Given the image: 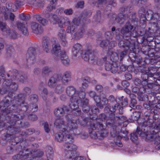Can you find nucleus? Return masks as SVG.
Listing matches in <instances>:
<instances>
[{
  "label": "nucleus",
  "instance_id": "nucleus-29",
  "mask_svg": "<svg viewBox=\"0 0 160 160\" xmlns=\"http://www.w3.org/2000/svg\"><path fill=\"white\" fill-rule=\"evenodd\" d=\"M61 76L58 74L54 75L49 80L48 85L51 88H53L55 86L57 81H60Z\"/></svg>",
  "mask_w": 160,
  "mask_h": 160
},
{
  "label": "nucleus",
  "instance_id": "nucleus-19",
  "mask_svg": "<svg viewBox=\"0 0 160 160\" xmlns=\"http://www.w3.org/2000/svg\"><path fill=\"white\" fill-rule=\"evenodd\" d=\"M120 104L116 103L111 104L109 106H106L104 109V112L107 115H110L112 117L115 115V113L117 109H118Z\"/></svg>",
  "mask_w": 160,
  "mask_h": 160
},
{
  "label": "nucleus",
  "instance_id": "nucleus-15",
  "mask_svg": "<svg viewBox=\"0 0 160 160\" xmlns=\"http://www.w3.org/2000/svg\"><path fill=\"white\" fill-rule=\"evenodd\" d=\"M73 140V137L72 135L69 134L65 136L63 141L64 143L62 148L65 151V154L67 151L73 150V146H76L74 144H72Z\"/></svg>",
  "mask_w": 160,
  "mask_h": 160
},
{
  "label": "nucleus",
  "instance_id": "nucleus-5",
  "mask_svg": "<svg viewBox=\"0 0 160 160\" xmlns=\"http://www.w3.org/2000/svg\"><path fill=\"white\" fill-rule=\"evenodd\" d=\"M3 111V115L9 113L8 117L7 118L10 120V118H12V117H13V115L14 114H18L21 113L24 114L23 113L26 112L28 114L29 112V104L25 102H23L20 104L18 103L16 106L15 104L9 105Z\"/></svg>",
  "mask_w": 160,
  "mask_h": 160
},
{
  "label": "nucleus",
  "instance_id": "nucleus-9",
  "mask_svg": "<svg viewBox=\"0 0 160 160\" xmlns=\"http://www.w3.org/2000/svg\"><path fill=\"white\" fill-rule=\"evenodd\" d=\"M91 131H89V135L92 138L95 139L97 137V132H98L102 137H104L107 135V131L105 129V126L101 122H97L91 124Z\"/></svg>",
  "mask_w": 160,
  "mask_h": 160
},
{
  "label": "nucleus",
  "instance_id": "nucleus-61",
  "mask_svg": "<svg viewBox=\"0 0 160 160\" xmlns=\"http://www.w3.org/2000/svg\"><path fill=\"white\" fill-rule=\"evenodd\" d=\"M116 118L117 119L116 120L119 124H121L126 121H127L128 122V119H127V118L124 116H116Z\"/></svg>",
  "mask_w": 160,
  "mask_h": 160
},
{
  "label": "nucleus",
  "instance_id": "nucleus-40",
  "mask_svg": "<svg viewBox=\"0 0 160 160\" xmlns=\"http://www.w3.org/2000/svg\"><path fill=\"white\" fill-rule=\"evenodd\" d=\"M31 28L33 32L37 34L41 33L42 31L41 26L36 22L31 23Z\"/></svg>",
  "mask_w": 160,
  "mask_h": 160
},
{
  "label": "nucleus",
  "instance_id": "nucleus-12",
  "mask_svg": "<svg viewBox=\"0 0 160 160\" xmlns=\"http://www.w3.org/2000/svg\"><path fill=\"white\" fill-rule=\"evenodd\" d=\"M138 98L140 102H145L143 105L144 109L150 111L152 108L153 97H151V95L148 96L146 94H140L138 96Z\"/></svg>",
  "mask_w": 160,
  "mask_h": 160
},
{
  "label": "nucleus",
  "instance_id": "nucleus-56",
  "mask_svg": "<svg viewBox=\"0 0 160 160\" xmlns=\"http://www.w3.org/2000/svg\"><path fill=\"white\" fill-rule=\"evenodd\" d=\"M121 84L122 86L119 85H117V87L118 89L122 90L124 88H127L129 86V82L126 80L122 81L121 82Z\"/></svg>",
  "mask_w": 160,
  "mask_h": 160
},
{
  "label": "nucleus",
  "instance_id": "nucleus-13",
  "mask_svg": "<svg viewBox=\"0 0 160 160\" xmlns=\"http://www.w3.org/2000/svg\"><path fill=\"white\" fill-rule=\"evenodd\" d=\"M108 56H105L102 58L101 61L102 63L105 62V70L107 71H110L112 73H115L118 70V63L113 62H109L107 61Z\"/></svg>",
  "mask_w": 160,
  "mask_h": 160
},
{
  "label": "nucleus",
  "instance_id": "nucleus-10",
  "mask_svg": "<svg viewBox=\"0 0 160 160\" xmlns=\"http://www.w3.org/2000/svg\"><path fill=\"white\" fill-rule=\"evenodd\" d=\"M92 12L91 11H84L82 14V27L76 33L75 35L78 38L80 37L86 32L87 28V25L90 22V20L88 18L92 14Z\"/></svg>",
  "mask_w": 160,
  "mask_h": 160
},
{
  "label": "nucleus",
  "instance_id": "nucleus-49",
  "mask_svg": "<svg viewBox=\"0 0 160 160\" xmlns=\"http://www.w3.org/2000/svg\"><path fill=\"white\" fill-rule=\"evenodd\" d=\"M2 139L0 140V143L3 146L7 143L8 140L11 138L10 134L7 133H4L2 135Z\"/></svg>",
  "mask_w": 160,
  "mask_h": 160
},
{
  "label": "nucleus",
  "instance_id": "nucleus-7",
  "mask_svg": "<svg viewBox=\"0 0 160 160\" xmlns=\"http://www.w3.org/2000/svg\"><path fill=\"white\" fill-rule=\"evenodd\" d=\"M35 132V130L33 128H29L26 130L25 131H22L20 132V135L19 137H16L10 140V143L12 145H14L19 143L16 148V150L19 151L20 149H23L22 148L24 145H22L23 142L25 143L26 139L23 138L25 137L28 135H31Z\"/></svg>",
  "mask_w": 160,
  "mask_h": 160
},
{
  "label": "nucleus",
  "instance_id": "nucleus-22",
  "mask_svg": "<svg viewBox=\"0 0 160 160\" xmlns=\"http://www.w3.org/2000/svg\"><path fill=\"white\" fill-rule=\"evenodd\" d=\"M154 76V73H152L151 72L142 73L141 74V78L142 80V86H144L147 88H149V85L151 84H148V81L151 80H149L150 78H152Z\"/></svg>",
  "mask_w": 160,
  "mask_h": 160
},
{
  "label": "nucleus",
  "instance_id": "nucleus-41",
  "mask_svg": "<svg viewBox=\"0 0 160 160\" xmlns=\"http://www.w3.org/2000/svg\"><path fill=\"white\" fill-rule=\"evenodd\" d=\"M100 109L99 108L95 105H92L90 106V108L88 110V112L87 113L90 115V118H93V117H91V116L93 114H96L100 112Z\"/></svg>",
  "mask_w": 160,
  "mask_h": 160
},
{
  "label": "nucleus",
  "instance_id": "nucleus-63",
  "mask_svg": "<svg viewBox=\"0 0 160 160\" xmlns=\"http://www.w3.org/2000/svg\"><path fill=\"white\" fill-rule=\"evenodd\" d=\"M110 58L111 61L116 63H117V61L119 59L118 54L115 52H112Z\"/></svg>",
  "mask_w": 160,
  "mask_h": 160
},
{
  "label": "nucleus",
  "instance_id": "nucleus-1",
  "mask_svg": "<svg viewBox=\"0 0 160 160\" xmlns=\"http://www.w3.org/2000/svg\"><path fill=\"white\" fill-rule=\"evenodd\" d=\"M134 26L127 22L121 28L116 29L115 27L112 28V31L115 32V39L119 42L118 45L120 48L127 51H134L135 49L136 39H132V32Z\"/></svg>",
  "mask_w": 160,
  "mask_h": 160
},
{
  "label": "nucleus",
  "instance_id": "nucleus-44",
  "mask_svg": "<svg viewBox=\"0 0 160 160\" xmlns=\"http://www.w3.org/2000/svg\"><path fill=\"white\" fill-rule=\"evenodd\" d=\"M147 88L144 86L141 87L140 88L135 87L132 88V91L133 92L137 94L138 96L140 94H143L145 93Z\"/></svg>",
  "mask_w": 160,
  "mask_h": 160
},
{
  "label": "nucleus",
  "instance_id": "nucleus-20",
  "mask_svg": "<svg viewBox=\"0 0 160 160\" xmlns=\"http://www.w3.org/2000/svg\"><path fill=\"white\" fill-rule=\"evenodd\" d=\"M36 54V49L35 48L32 47L29 48L26 54V59L28 62L31 64H33Z\"/></svg>",
  "mask_w": 160,
  "mask_h": 160
},
{
  "label": "nucleus",
  "instance_id": "nucleus-6",
  "mask_svg": "<svg viewBox=\"0 0 160 160\" xmlns=\"http://www.w3.org/2000/svg\"><path fill=\"white\" fill-rule=\"evenodd\" d=\"M52 46V49L51 52L56 57L55 59L56 60L60 59L62 63L65 66L69 65L70 64V60L64 51L61 50L60 45L55 43Z\"/></svg>",
  "mask_w": 160,
  "mask_h": 160
},
{
  "label": "nucleus",
  "instance_id": "nucleus-26",
  "mask_svg": "<svg viewBox=\"0 0 160 160\" xmlns=\"http://www.w3.org/2000/svg\"><path fill=\"white\" fill-rule=\"evenodd\" d=\"M96 105L100 109H103L104 106L106 105L108 106V99L105 97H103L102 99L99 97H97L95 100Z\"/></svg>",
  "mask_w": 160,
  "mask_h": 160
},
{
  "label": "nucleus",
  "instance_id": "nucleus-46",
  "mask_svg": "<svg viewBox=\"0 0 160 160\" xmlns=\"http://www.w3.org/2000/svg\"><path fill=\"white\" fill-rule=\"evenodd\" d=\"M33 17L38 22L43 26L46 25L48 22L47 20L42 17L41 15L39 14L34 15Z\"/></svg>",
  "mask_w": 160,
  "mask_h": 160
},
{
  "label": "nucleus",
  "instance_id": "nucleus-28",
  "mask_svg": "<svg viewBox=\"0 0 160 160\" xmlns=\"http://www.w3.org/2000/svg\"><path fill=\"white\" fill-rule=\"evenodd\" d=\"M42 46L44 50L47 52H48L51 47V41L50 40L49 38L45 36L42 39Z\"/></svg>",
  "mask_w": 160,
  "mask_h": 160
},
{
  "label": "nucleus",
  "instance_id": "nucleus-21",
  "mask_svg": "<svg viewBox=\"0 0 160 160\" xmlns=\"http://www.w3.org/2000/svg\"><path fill=\"white\" fill-rule=\"evenodd\" d=\"M82 58L85 61L90 60L92 62L90 63H93L95 60V56L94 52L90 49L86 50L83 54L81 55Z\"/></svg>",
  "mask_w": 160,
  "mask_h": 160
},
{
  "label": "nucleus",
  "instance_id": "nucleus-8",
  "mask_svg": "<svg viewBox=\"0 0 160 160\" xmlns=\"http://www.w3.org/2000/svg\"><path fill=\"white\" fill-rule=\"evenodd\" d=\"M18 84L14 82H11L8 79H6L3 81L0 88V93L4 94L8 93V96L10 97H13V94L17 89Z\"/></svg>",
  "mask_w": 160,
  "mask_h": 160
},
{
  "label": "nucleus",
  "instance_id": "nucleus-4",
  "mask_svg": "<svg viewBox=\"0 0 160 160\" xmlns=\"http://www.w3.org/2000/svg\"><path fill=\"white\" fill-rule=\"evenodd\" d=\"M72 116L70 114L66 116L67 120V125H65L63 119L61 118L57 117L55 119L54 124V127L60 130L62 132H68L70 131L73 130L77 128V123L75 121L72 119Z\"/></svg>",
  "mask_w": 160,
  "mask_h": 160
},
{
  "label": "nucleus",
  "instance_id": "nucleus-27",
  "mask_svg": "<svg viewBox=\"0 0 160 160\" xmlns=\"http://www.w3.org/2000/svg\"><path fill=\"white\" fill-rule=\"evenodd\" d=\"M75 88L72 86L68 87L66 88V92L68 96L71 97L70 99V102H73L74 99L75 93L76 92Z\"/></svg>",
  "mask_w": 160,
  "mask_h": 160
},
{
  "label": "nucleus",
  "instance_id": "nucleus-52",
  "mask_svg": "<svg viewBox=\"0 0 160 160\" xmlns=\"http://www.w3.org/2000/svg\"><path fill=\"white\" fill-rule=\"evenodd\" d=\"M102 37H100L97 38V41H99L101 42L99 43V46L102 48H106L108 46L109 43V41L108 40H102Z\"/></svg>",
  "mask_w": 160,
  "mask_h": 160
},
{
  "label": "nucleus",
  "instance_id": "nucleus-23",
  "mask_svg": "<svg viewBox=\"0 0 160 160\" xmlns=\"http://www.w3.org/2000/svg\"><path fill=\"white\" fill-rule=\"evenodd\" d=\"M61 76L60 81L63 85H66L71 80V73L69 71L65 72L62 75L61 73H58Z\"/></svg>",
  "mask_w": 160,
  "mask_h": 160
},
{
  "label": "nucleus",
  "instance_id": "nucleus-47",
  "mask_svg": "<svg viewBox=\"0 0 160 160\" xmlns=\"http://www.w3.org/2000/svg\"><path fill=\"white\" fill-rule=\"evenodd\" d=\"M108 117L106 121V125L108 126L111 127H113L114 124V123L115 121H116L117 119L116 118V116L114 115V116H112L110 115H107Z\"/></svg>",
  "mask_w": 160,
  "mask_h": 160
},
{
  "label": "nucleus",
  "instance_id": "nucleus-31",
  "mask_svg": "<svg viewBox=\"0 0 160 160\" xmlns=\"http://www.w3.org/2000/svg\"><path fill=\"white\" fill-rule=\"evenodd\" d=\"M48 18L52 19V22L53 24H58V26L60 28H63V22L61 21L57 15L54 14H48Z\"/></svg>",
  "mask_w": 160,
  "mask_h": 160
},
{
  "label": "nucleus",
  "instance_id": "nucleus-53",
  "mask_svg": "<svg viewBox=\"0 0 160 160\" xmlns=\"http://www.w3.org/2000/svg\"><path fill=\"white\" fill-rule=\"evenodd\" d=\"M145 17L143 18L142 20L145 21L146 20H147L148 19H151L153 18V12L151 10H149L146 12L145 13Z\"/></svg>",
  "mask_w": 160,
  "mask_h": 160
},
{
  "label": "nucleus",
  "instance_id": "nucleus-38",
  "mask_svg": "<svg viewBox=\"0 0 160 160\" xmlns=\"http://www.w3.org/2000/svg\"><path fill=\"white\" fill-rule=\"evenodd\" d=\"M26 97L25 94L20 93L16 96L13 98V103H14V105L15 106L18 104V103H21L22 102H25L24 101L25 97Z\"/></svg>",
  "mask_w": 160,
  "mask_h": 160
},
{
  "label": "nucleus",
  "instance_id": "nucleus-39",
  "mask_svg": "<svg viewBox=\"0 0 160 160\" xmlns=\"http://www.w3.org/2000/svg\"><path fill=\"white\" fill-rule=\"evenodd\" d=\"M119 69L122 72L127 70L128 72H132L134 70V67L133 65L122 64L120 66Z\"/></svg>",
  "mask_w": 160,
  "mask_h": 160
},
{
  "label": "nucleus",
  "instance_id": "nucleus-64",
  "mask_svg": "<svg viewBox=\"0 0 160 160\" xmlns=\"http://www.w3.org/2000/svg\"><path fill=\"white\" fill-rule=\"evenodd\" d=\"M19 16L20 19L25 21H29L31 18L29 15L25 14L23 13L20 14Z\"/></svg>",
  "mask_w": 160,
  "mask_h": 160
},
{
  "label": "nucleus",
  "instance_id": "nucleus-33",
  "mask_svg": "<svg viewBox=\"0 0 160 160\" xmlns=\"http://www.w3.org/2000/svg\"><path fill=\"white\" fill-rule=\"evenodd\" d=\"M69 25L68 26L67 28V29L66 30V32L67 33H71V34H74V38L76 39H78L82 37L83 35L79 38H78L76 35H75L76 33L78 31V30L81 28V27L76 32V29L77 27L73 24H71L70 22L68 21Z\"/></svg>",
  "mask_w": 160,
  "mask_h": 160
},
{
  "label": "nucleus",
  "instance_id": "nucleus-35",
  "mask_svg": "<svg viewBox=\"0 0 160 160\" xmlns=\"http://www.w3.org/2000/svg\"><path fill=\"white\" fill-rule=\"evenodd\" d=\"M128 15L127 14H123L120 12L115 17V21L117 23L120 24L122 23L124 21L128 18Z\"/></svg>",
  "mask_w": 160,
  "mask_h": 160
},
{
  "label": "nucleus",
  "instance_id": "nucleus-18",
  "mask_svg": "<svg viewBox=\"0 0 160 160\" xmlns=\"http://www.w3.org/2000/svg\"><path fill=\"white\" fill-rule=\"evenodd\" d=\"M74 150L72 151H68L65 152L66 158L67 159H72V160H86L85 158L83 156H78L76 152L77 146H73Z\"/></svg>",
  "mask_w": 160,
  "mask_h": 160
},
{
  "label": "nucleus",
  "instance_id": "nucleus-2",
  "mask_svg": "<svg viewBox=\"0 0 160 160\" xmlns=\"http://www.w3.org/2000/svg\"><path fill=\"white\" fill-rule=\"evenodd\" d=\"M157 109L152 108L150 112H145L144 113V122H146L147 127L153 128L149 130L154 129L157 130L160 128V118L158 113Z\"/></svg>",
  "mask_w": 160,
  "mask_h": 160
},
{
  "label": "nucleus",
  "instance_id": "nucleus-54",
  "mask_svg": "<svg viewBox=\"0 0 160 160\" xmlns=\"http://www.w3.org/2000/svg\"><path fill=\"white\" fill-rule=\"evenodd\" d=\"M138 70L139 72H141L142 74L149 73L150 72L148 67H145L143 65L142 66L140 65L139 66Z\"/></svg>",
  "mask_w": 160,
  "mask_h": 160
},
{
  "label": "nucleus",
  "instance_id": "nucleus-42",
  "mask_svg": "<svg viewBox=\"0 0 160 160\" xmlns=\"http://www.w3.org/2000/svg\"><path fill=\"white\" fill-rule=\"evenodd\" d=\"M141 114L140 112H134L131 117L128 119V122H133L135 121H137L140 118Z\"/></svg>",
  "mask_w": 160,
  "mask_h": 160
},
{
  "label": "nucleus",
  "instance_id": "nucleus-50",
  "mask_svg": "<svg viewBox=\"0 0 160 160\" xmlns=\"http://www.w3.org/2000/svg\"><path fill=\"white\" fill-rule=\"evenodd\" d=\"M3 14L4 16L5 20H7L8 19V16L9 15V19L12 21H14L15 16L12 12H9V11H6L5 10V12H3Z\"/></svg>",
  "mask_w": 160,
  "mask_h": 160
},
{
  "label": "nucleus",
  "instance_id": "nucleus-25",
  "mask_svg": "<svg viewBox=\"0 0 160 160\" xmlns=\"http://www.w3.org/2000/svg\"><path fill=\"white\" fill-rule=\"evenodd\" d=\"M69 111L68 107L66 106L63 105L62 108H59L54 111L55 115L57 117L61 118L65 114V112H68Z\"/></svg>",
  "mask_w": 160,
  "mask_h": 160
},
{
  "label": "nucleus",
  "instance_id": "nucleus-48",
  "mask_svg": "<svg viewBox=\"0 0 160 160\" xmlns=\"http://www.w3.org/2000/svg\"><path fill=\"white\" fill-rule=\"evenodd\" d=\"M128 22H129L132 25H133L134 26L133 30L132 32V37H133V38H135V39H136V38L137 37L142 36L144 35V31L143 30H138L137 31H135V35H134L133 32H134V30L135 28V27L134 26V25L132 24L130 21H128Z\"/></svg>",
  "mask_w": 160,
  "mask_h": 160
},
{
  "label": "nucleus",
  "instance_id": "nucleus-17",
  "mask_svg": "<svg viewBox=\"0 0 160 160\" xmlns=\"http://www.w3.org/2000/svg\"><path fill=\"white\" fill-rule=\"evenodd\" d=\"M157 130L153 129V130H149L148 134L152 135L154 137L153 140L151 142L154 141V144L156 145L155 148L157 150L160 149V131H158Z\"/></svg>",
  "mask_w": 160,
  "mask_h": 160
},
{
  "label": "nucleus",
  "instance_id": "nucleus-60",
  "mask_svg": "<svg viewBox=\"0 0 160 160\" xmlns=\"http://www.w3.org/2000/svg\"><path fill=\"white\" fill-rule=\"evenodd\" d=\"M64 132H62V133L60 132L55 134L56 140L58 142H61L62 141H63L65 136H64L63 133Z\"/></svg>",
  "mask_w": 160,
  "mask_h": 160
},
{
  "label": "nucleus",
  "instance_id": "nucleus-37",
  "mask_svg": "<svg viewBox=\"0 0 160 160\" xmlns=\"http://www.w3.org/2000/svg\"><path fill=\"white\" fill-rule=\"evenodd\" d=\"M136 55V53H134ZM129 60H131L132 62L131 65H133V63H137L138 66L140 65H142L144 64V61L143 60V59L140 57H136V55L133 56V59L131 58L130 56H129Z\"/></svg>",
  "mask_w": 160,
  "mask_h": 160
},
{
  "label": "nucleus",
  "instance_id": "nucleus-11",
  "mask_svg": "<svg viewBox=\"0 0 160 160\" xmlns=\"http://www.w3.org/2000/svg\"><path fill=\"white\" fill-rule=\"evenodd\" d=\"M13 117L10 118V122L11 125H16V126L19 128H26L30 126V124L28 122H22L21 120L23 118L25 115L23 113L20 114H14L13 115Z\"/></svg>",
  "mask_w": 160,
  "mask_h": 160
},
{
  "label": "nucleus",
  "instance_id": "nucleus-14",
  "mask_svg": "<svg viewBox=\"0 0 160 160\" xmlns=\"http://www.w3.org/2000/svg\"><path fill=\"white\" fill-rule=\"evenodd\" d=\"M13 97H10L8 96L4 97L3 99L0 102V109L2 110L1 111L0 113L1 114L0 116L1 118L2 116H4L6 117L7 120H8L7 118L9 115V113H8L5 115L2 114L3 111L5 109L7 108V107L9 105H12L14 103H13Z\"/></svg>",
  "mask_w": 160,
  "mask_h": 160
},
{
  "label": "nucleus",
  "instance_id": "nucleus-24",
  "mask_svg": "<svg viewBox=\"0 0 160 160\" xmlns=\"http://www.w3.org/2000/svg\"><path fill=\"white\" fill-rule=\"evenodd\" d=\"M153 31L150 28H149L148 30H145L144 31V37H143L141 38V43H144V42H147V44L148 43V41L149 40L147 38H151L152 39H150V40H153V37L154 36V34L153 32Z\"/></svg>",
  "mask_w": 160,
  "mask_h": 160
},
{
  "label": "nucleus",
  "instance_id": "nucleus-55",
  "mask_svg": "<svg viewBox=\"0 0 160 160\" xmlns=\"http://www.w3.org/2000/svg\"><path fill=\"white\" fill-rule=\"evenodd\" d=\"M58 36L61 40L62 45L63 46H66L67 42L66 40L65 35L64 33L59 32L58 34Z\"/></svg>",
  "mask_w": 160,
  "mask_h": 160
},
{
  "label": "nucleus",
  "instance_id": "nucleus-34",
  "mask_svg": "<svg viewBox=\"0 0 160 160\" xmlns=\"http://www.w3.org/2000/svg\"><path fill=\"white\" fill-rule=\"evenodd\" d=\"M151 97H153L154 99L153 100L152 108L160 109V93L156 94L155 96L151 95Z\"/></svg>",
  "mask_w": 160,
  "mask_h": 160
},
{
  "label": "nucleus",
  "instance_id": "nucleus-57",
  "mask_svg": "<svg viewBox=\"0 0 160 160\" xmlns=\"http://www.w3.org/2000/svg\"><path fill=\"white\" fill-rule=\"evenodd\" d=\"M27 75L19 73L16 80L21 82L23 83L25 80H27Z\"/></svg>",
  "mask_w": 160,
  "mask_h": 160
},
{
  "label": "nucleus",
  "instance_id": "nucleus-3",
  "mask_svg": "<svg viewBox=\"0 0 160 160\" xmlns=\"http://www.w3.org/2000/svg\"><path fill=\"white\" fill-rule=\"evenodd\" d=\"M146 122H143L141 123L139 127H137L136 131L130 134V139L133 142L137 141L138 139V135L142 138H145V141L147 142L152 141L154 137L152 135L148 134L149 129L152 128L147 127L145 124Z\"/></svg>",
  "mask_w": 160,
  "mask_h": 160
},
{
  "label": "nucleus",
  "instance_id": "nucleus-43",
  "mask_svg": "<svg viewBox=\"0 0 160 160\" xmlns=\"http://www.w3.org/2000/svg\"><path fill=\"white\" fill-rule=\"evenodd\" d=\"M82 52V47L81 44L77 43L74 44L73 46V49L72 50L73 53L75 57L77 54L79 53L81 54Z\"/></svg>",
  "mask_w": 160,
  "mask_h": 160
},
{
  "label": "nucleus",
  "instance_id": "nucleus-16",
  "mask_svg": "<svg viewBox=\"0 0 160 160\" xmlns=\"http://www.w3.org/2000/svg\"><path fill=\"white\" fill-rule=\"evenodd\" d=\"M85 91L81 90L80 91H77L75 93L74 99L73 102H70L69 104V106L72 109H74L78 107V104H79V98L80 100H82L85 99Z\"/></svg>",
  "mask_w": 160,
  "mask_h": 160
},
{
  "label": "nucleus",
  "instance_id": "nucleus-30",
  "mask_svg": "<svg viewBox=\"0 0 160 160\" xmlns=\"http://www.w3.org/2000/svg\"><path fill=\"white\" fill-rule=\"evenodd\" d=\"M5 118L6 120L8 121V122L10 125V126H9L7 127L8 131L6 133L10 134L11 136L12 135L17 134L20 131L19 128L12 126L14 125H16H16H11V124L10 123V121L7 120L6 119V117H5Z\"/></svg>",
  "mask_w": 160,
  "mask_h": 160
},
{
  "label": "nucleus",
  "instance_id": "nucleus-59",
  "mask_svg": "<svg viewBox=\"0 0 160 160\" xmlns=\"http://www.w3.org/2000/svg\"><path fill=\"white\" fill-rule=\"evenodd\" d=\"M42 72L43 75L48 76L52 72V69L47 66L45 67L42 68Z\"/></svg>",
  "mask_w": 160,
  "mask_h": 160
},
{
  "label": "nucleus",
  "instance_id": "nucleus-36",
  "mask_svg": "<svg viewBox=\"0 0 160 160\" xmlns=\"http://www.w3.org/2000/svg\"><path fill=\"white\" fill-rule=\"evenodd\" d=\"M136 96L134 94H132L130 95V101L129 106L130 107L133 109L137 108V107H138V108L142 107L141 105H137V101L136 99Z\"/></svg>",
  "mask_w": 160,
  "mask_h": 160
},
{
  "label": "nucleus",
  "instance_id": "nucleus-32",
  "mask_svg": "<svg viewBox=\"0 0 160 160\" xmlns=\"http://www.w3.org/2000/svg\"><path fill=\"white\" fill-rule=\"evenodd\" d=\"M80 106L82 108L83 111L86 113L88 112L90 108V106L89 105V100L87 98L80 100Z\"/></svg>",
  "mask_w": 160,
  "mask_h": 160
},
{
  "label": "nucleus",
  "instance_id": "nucleus-62",
  "mask_svg": "<svg viewBox=\"0 0 160 160\" xmlns=\"http://www.w3.org/2000/svg\"><path fill=\"white\" fill-rule=\"evenodd\" d=\"M38 106L35 103L29 104V112H33L38 110Z\"/></svg>",
  "mask_w": 160,
  "mask_h": 160
},
{
  "label": "nucleus",
  "instance_id": "nucleus-45",
  "mask_svg": "<svg viewBox=\"0 0 160 160\" xmlns=\"http://www.w3.org/2000/svg\"><path fill=\"white\" fill-rule=\"evenodd\" d=\"M17 27L25 35H27L28 34V29L25 25L23 23L18 22L17 24Z\"/></svg>",
  "mask_w": 160,
  "mask_h": 160
},
{
  "label": "nucleus",
  "instance_id": "nucleus-51",
  "mask_svg": "<svg viewBox=\"0 0 160 160\" xmlns=\"http://www.w3.org/2000/svg\"><path fill=\"white\" fill-rule=\"evenodd\" d=\"M0 29L3 32H6L7 33L10 32V28L6 25L5 22L0 21Z\"/></svg>",
  "mask_w": 160,
  "mask_h": 160
},
{
  "label": "nucleus",
  "instance_id": "nucleus-58",
  "mask_svg": "<svg viewBox=\"0 0 160 160\" xmlns=\"http://www.w3.org/2000/svg\"><path fill=\"white\" fill-rule=\"evenodd\" d=\"M10 72L11 73L12 80H16L19 73H18V71L16 69H13L10 70Z\"/></svg>",
  "mask_w": 160,
  "mask_h": 160
}]
</instances>
